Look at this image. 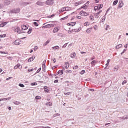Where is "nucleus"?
Listing matches in <instances>:
<instances>
[{
	"mask_svg": "<svg viewBox=\"0 0 128 128\" xmlns=\"http://www.w3.org/2000/svg\"><path fill=\"white\" fill-rule=\"evenodd\" d=\"M36 4H38V6H44V3L40 2H36Z\"/></svg>",
	"mask_w": 128,
	"mask_h": 128,
	"instance_id": "4c0bfd02",
	"label": "nucleus"
},
{
	"mask_svg": "<svg viewBox=\"0 0 128 128\" xmlns=\"http://www.w3.org/2000/svg\"><path fill=\"white\" fill-rule=\"evenodd\" d=\"M6 34H0V38H6Z\"/></svg>",
	"mask_w": 128,
	"mask_h": 128,
	"instance_id": "37998d69",
	"label": "nucleus"
},
{
	"mask_svg": "<svg viewBox=\"0 0 128 128\" xmlns=\"http://www.w3.org/2000/svg\"><path fill=\"white\" fill-rule=\"evenodd\" d=\"M13 104H14L18 105L20 104V102L18 101H14L13 102Z\"/></svg>",
	"mask_w": 128,
	"mask_h": 128,
	"instance_id": "7c9ffc66",
	"label": "nucleus"
},
{
	"mask_svg": "<svg viewBox=\"0 0 128 128\" xmlns=\"http://www.w3.org/2000/svg\"><path fill=\"white\" fill-rule=\"evenodd\" d=\"M56 74H48V76H56Z\"/></svg>",
	"mask_w": 128,
	"mask_h": 128,
	"instance_id": "13d9d810",
	"label": "nucleus"
},
{
	"mask_svg": "<svg viewBox=\"0 0 128 128\" xmlns=\"http://www.w3.org/2000/svg\"><path fill=\"white\" fill-rule=\"evenodd\" d=\"M44 92H47L48 94H49L50 92V90L46 89L45 90H44Z\"/></svg>",
	"mask_w": 128,
	"mask_h": 128,
	"instance_id": "69168bd1",
	"label": "nucleus"
},
{
	"mask_svg": "<svg viewBox=\"0 0 128 128\" xmlns=\"http://www.w3.org/2000/svg\"><path fill=\"white\" fill-rule=\"evenodd\" d=\"M126 82H128V80H124L122 83V86H124V84H126Z\"/></svg>",
	"mask_w": 128,
	"mask_h": 128,
	"instance_id": "5fc2aeb1",
	"label": "nucleus"
},
{
	"mask_svg": "<svg viewBox=\"0 0 128 128\" xmlns=\"http://www.w3.org/2000/svg\"><path fill=\"white\" fill-rule=\"evenodd\" d=\"M70 30L68 31V34H72V30H70V28H69Z\"/></svg>",
	"mask_w": 128,
	"mask_h": 128,
	"instance_id": "774afa93",
	"label": "nucleus"
},
{
	"mask_svg": "<svg viewBox=\"0 0 128 128\" xmlns=\"http://www.w3.org/2000/svg\"><path fill=\"white\" fill-rule=\"evenodd\" d=\"M88 92H96V90H94V88H88Z\"/></svg>",
	"mask_w": 128,
	"mask_h": 128,
	"instance_id": "8fccbe9b",
	"label": "nucleus"
},
{
	"mask_svg": "<svg viewBox=\"0 0 128 128\" xmlns=\"http://www.w3.org/2000/svg\"><path fill=\"white\" fill-rule=\"evenodd\" d=\"M88 4H90V2H87L84 4L83 6H82L80 9L82 10V8H84V10H86L88 6Z\"/></svg>",
	"mask_w": 128,
	"mask_h": 128,
	"instance_id": "0eeeda50",
	"label": "nucleus"
},
{
	"mask_svg": "<svg viewBox=\"0 0 128 128\" xmlns=\"http://www.w3.org/2000/svg\"><path fill=\"white\" fill-rule=\"evenodd\" d=\"M52 50H60V46H56L53 47H52Z\"/></svg>",
	"mask_w": 128,
	"mask_h": 128,
	"instance_id": "a878e982",
	"label": "nucleus"
},
{
	"mask_svg": "<svg viewBox=\"0 0 128 128\" xmlns=\"http://www.w3.org/2000/svg\"><path fill=\"white\" fill-rule=\"evenodd\" d=\"M46 66H42V70L46 72Z\"/></svg>",
	"mask_w": 128,
	"mask_h": 128,
	"instance_id": "2f4dec72",
	"label": "nucleus"
},
{
	"mask_svg": "<svg viewBox=\"0 0 128 128\" xmlns=\"http://www.w3.org/2000/svg\"><path fill=\"white\" fill-rule=\"evenodd\" d=\"M20 12V8H16L10 11V14H18Z\"/></svg>",
	"mask_w": 128,
	"mask_h": 128,
	"instance_id": "f03ea898",
	"label": "nucleus"
},
{
	"mask_svg": "<svg viewBox=\"0 0 128 128\" xmlns=\"http://www.w3.org/2000/svg\"><path fill=\"white\" fill-rule=\"evenodd\" d=\"M68 42L64 44L62 46V48H66V46H68Z\"/></svg>",
	"mask_w": 128,
	"mask_h": 128,
	"instance_id": "09e8293b",
	"label": "nucleus"
},
{
	"mask_svg": "<svg viewBox=\"0 0 128 128\" xmlns=\"http://www.w3.org/2000/svg\"><path fill=\"white\" fill-rule=\"evenodd\" d=\"M5 4H10V1L6 0Z\"/></svg>",
	"mask_w": 128,
	"mask_h": 128,
	"instance_id": "680f3d73",
	"label": "nucleus"
},
{
	"mask_svg": "<svg viewBox=\"0 0 128 128\" xmlns=\"http://www.w3.org/2000/svg\"><path fill=\"white\" fill-rule=\"evenodd\" d=\"M84 24V26H90V22H86Z\"/></svg>",
	"mask_w": 128,
	"mask_h": 128,
	"instance_id": "473e14b6",
	"label": "nucleus"
},
{
	"mask_svg": "<svg viewBox=\"0 0 128 128\" xmlns=\"http://www.w3.org/2000/svg\"><path fill=\"white\" fill-rule=\"evenodd\" d=\"M48 22H46V23L43 24V26H42V28H54V26L55 24H47Z\"/></svg>",
	"mask_w": 128,
	"mask_h": 128,
	"instance_id": "f257e3e1",
	"label": "nucleus"
},
{
	"mask_svg": "<svg viewBox=\"0 0 128 128\" xmlns=\"http://www.w3.org/2000/svg\"><path fill=\"white\" fill-rule=\"evenodd\" d=\"M98 28V25H95L94 26V30H97Z\"/></svg>",
	"mask_w": 128,
	"mask_h": 128,
	"instance_id": "49530a36",
	"label": "nucleus"
},
{
	"mask_svg": "<svg viewBox=\"0 0 128 128\" xmlns=\"http://www.w3.org/2000/svg\"><path fill=\"white\" fill-rule=\"evenodd\" d=\"M68 16H65L64 18H62L60 19V20H66V18H68Z\"/></svg>",
	"mask_w": 128,
	"mask_h": 128,
	"instance_id": "ea45409f",
	"label": "nucleus"
},
{
	"mask_svg": "<svg viewBox=\"0 0 128 128\" xmlns=\"http://www.w3.org/2000/svg\"><path fill=\"white\" fill-rule=\"evenodd\" d=\"M73 70H78V66L76 65L72 67Z\"/></svg>",
	"mask_w": 128,
	"mask_h": 128,
	"instance_id": "3c124183",
	"label": "nucleus"
},
{
	"mask_svg": "<svg viewBox=\"0 0 128 128\" xmlns=\"http://www.w3.org/2000/svg\"><path fill=\"white\" fill-rule=\"evenodd\" d=\"M66 10H72V8H70V7H66Z\"/></svg>",
	"mask_w": 128,
	"mask_h": 128,
	"instance_id": "864d4df0",
	"label": "nucleus"
},
{
	"mask_svg": "<svg viewBox=\"0 0 128 128\" xmlns=\"http://www.w3.org/2000/svg\"><path fill=\"white\" fill-rule=\"evenodd\" d=\"M58 74H60V76H62V74H64L63 71L62 70H59L56 73V76H58Z\"/></svg>",
	"mask_w": 128,
	"mask_h": 128,
	"instance_id": "a211bd4d",
	"label": "nucleus"
},
{
	"mask_svg": "<svg viewBox=\"0 0 128 128\" xmlns=\"http://www.w3.org/2000/svg\"><path fill=\"white\" fill-rule=\"evenodd\" d=\"M60 116V114L58 113H56L53 115V117L56 118V116Z\"/></svg>",
	"mask_w": 128,
	"mask_h": 128,
	"instance_id": "c9c22d12",
	"label": "nucleus"
},
{
	"mask_svg": "<svg viewBox=\"0 0 128 128\" xmlns=\"http://www.w3.org/2000/svg\"><path fill=\"white\" fill-rule=\"evenodd\" d=\"M122 48V44H119L116 46L115 48L116 50H118V48Z\"/></svg>",
	"mask_w": 128,
	"mask_h": 128,
	"instance_id": "412c9836",
	"label": "nucleus"
},
{
	"mask_svg": "<svg viewBox=\"0 0 128 128\" xmlns=\"http://www.w3.org/2000/svg\"><path fill=\"white\" fill-rule=\"evenodd\" d=\"M52 22V24H55L54 27L58 26V21H52V22Z\"/></svg>",
	"mask_w": 128,
	"mask_h": 128,
	"instance_id": "4468645a",
	"label": "nucleus"
},
{
	"mask_svg": "<svg viewBox=\"0 0 128 128\" xmlns=\"http://www.w3.org/2000/svg\"><path fill=\"white\" fill-rule=\"evenodd\" d=\"M11 98H12V97L0 98V102H2V100H10Z\"/></svg>",
	"mask_w": 128,
	"mask_h": 128,
	"instance_id": "2eb2a0df",
	"label": "nucleus"
},
{
	"mask_svg": "<svg viewBox=\"0 0 128 128\" xmlns=\"http://www.w3.org/2000/svg\"><path fill=\"white\" fill-rule=\"evenodd\" d=\"M0 54H8V52L0 51Z\"/></svg>",
	"mask_w": 128,
	"mask_h": 128,
	"instance_id": "603ef678",
	"label": "nucleus"
},
{
	"mask_svg": "<svg viewBox=\"0 0 128 128\" xmlns=\"http://www.w3.org/2000/svg\"><path fill=\"white\" fill-rule=\"evenodd\" d=\"M30 86H38V83L36 82H32L30 83Z\"/></svg>",
	"mask_w": 128,
	"mask_h": 128,
	"instance_id": "c756f323",
	"label": "nucleus"
},
{
	"mask_svg": "<svg viewBox=\"0 0 128 128\" xmlns=\"http://www.w3.org/2000/svg\"><path fill=\"white\" fill-rule=\"evenodd\" d=\"M33 24L34 26H38V24L36 22H34Z\"/></svg>",
	"mask_w": 128,
	"mask_h": 128,
	"instance_id": "a18cd8bd",
	"label": "nucleus"
},
{
	"mask_svg": "<svg viewBox=\"0 0 128 128\" xmlns=\"http://www.w3.org/2000/svg\"><path fill=\"white\" fill-rule=\"evenodd\" d=\"M42 100V96H35L34 100Z\"/></svg>",
	"mask_w": 128,
	"mask_h": 128,
	"instance_id": "bb28decb",
	"label": "nucleus"
},
{
	"mask_svg": "<svg viewBox=\"0 0 128 128\" xmlns=\"http://www.w3.org/2000/svg\"><path fill=\"white\" fill-rule=\"evenodd\" d=\"M46 4L48 6H50L52 4H54V0H47L46 1Z\"/></svg>",
	"mask_w": 128,
	"mask_h": 128,
	"instance_id": "9d476101",
	"label": "nucleus"
},
{
	"mask_svg": "<svg viewBox=\"0 0 128 128\" xmlns=\"http://www.w3.org/2000/svg\"><path fill=\"white\" fill-rule=\"evenodd\" d=\"M76 24V22H70L67 24V26H74Z\"/></svg>",
	"mask_w": 128,
	"mask_h": 128,
	"instance_id": "9b49d317",
	"label": "nucleus"
},
{
	"mask_svg": "<svg viewBox=\"0 0 128 128\" xmlns=\"http://www.w3.org/2000/svg\"><path fill=\"white\" fill-rule=\"evenodd\" d=\"M118 0H114L113 2V4L114 6H116V4H118Z\"/></svg>",
	"mask_w": 128,
	"mask_h": 128,
	"instance_id": "c03bdc74",
	"label": "nucleus"
},
{
	"mask_svg": "<svg viewBox=\"0 0 128 128\" xmlns=\"http://www.w3.org/2000/svg\"><path fill=\"white\" fill-rule=\"evenodd\" d=\"M80 16H88V14L86 13V12H84V11H80Z\"/></svg>",
	"mask_w": 128,
	"mask_h": 128,
	"instance_id": "1a4fd4ad",
	"label": "nucleus"
},
{
	"mask_svg": "<svg viewBox=\"0 0 128 128\" xmlns=\"http://www.w3.org/2000/svg\"><path fill=\"white\" fill-rule=\"evenodd\" d=\"M42 70V68H38V70H36V73L34 74V76L35 74H38L40 73V72Z\"/></svg>",
	"mask_w": 128,
	"mask_h": 128,
	"instance_id": "c85d7f7f",
	"label": "nucleus"
},
{
	"mask_svg": "<svg viewBox=\"0 0 128 128\" xmlns=\"http://www.w3.org/2000/svg\"><path fill=\"white\" fill-rule=\"evenodd\" d=\"M50 40H48L46 42H44L43 44V46H46L48 44H50Z\"/></svg>",
	"mask_w": 128,
	"mask_h": 128,
	"instance_id": "4be33fe9",
	"label": "nucleus"
},
{
	"mask_svg": "<svg viewBox=\"0 0 128 128\" xmlns=\"http://www.w3.org/2000/svg\"><path fill=\"white\" fill-rule=\"evenodd\" d=\"M46 100H48V102H50V96L47 95V96H46Z\"/></svg>",
	"mask_w": 128,
	"mask_h": 128,
	"instance_id": "e433bc0d",
	"label": "nucleus"
},
{
	"mask_svg": "<svg viewBox=\"0 0 128 128\" xmlns=\"http://www.w3.org/2000/svg\"><path fill=\"white\" fill-rule=\"evenodd\" d=\"M20 40H16L14 42H12V44L15 46H20Z\"/></svg>",
	"mask_w": 128,
	"mask_h": 128,
	"instance_id": "423d86ee",
	"label": "nucleus"
},
{
	"mask_svg": "<svg viewBox=\"0 0 128 128\" xmlns=\"http://www.w3.org/2000/svg\"><path fill=\"white\" fill-rule=\"evenodd\" d=\"M34 70V68H32L31 69H28L27 72H32Z\"/></svg>",
	"mask_w": 128,
	"mask_h": 128,
	"instance_id": "6e6d98bb",
	"label": "nucleus"
},
{
	"mask_svg": "<svg viewBox=\"0 0 128 128\" xmlns=\"http://www.w3.org/2000/svg\"><path fill=\"white\" fill-rule=\"evenodd\" d=\"M79 74H86V70H82L79 72Z\"/></svg>",
	"mask_w": 128,
	"mask_h": 128,
	"instance_id": "72a5a7b5",
	"label": "nucleus"
},
{
	"mask_svg": "<svg viewBox=\"0 0 128 128\" xmlns=\"http://www.w3.org/2000/svg\"><path fill=\"white\" fill-rule=\"evenodd\" d=\"M20 64H18L14 66V70H17V68H20Z\"/></svg>",
	"mask_w": 128,
	"mask_h": 128,
	"instance_id": "b1692460",
	"label": "nucleus"
},
{
	"mask_svg": "<svg viewBox=\"0 0 128 128\" xmlns=\"http://www.w3.org/2000/svg\"><path fill=\"white\" fill-rule=\"evenodd\" d=\"M104 20H106V16H103L101 20H100V22H104Z\"/></svg>",
	"mask_w": 128,
	"mask_h": 128,
	"instance_id": "a19ab883",
	"label": "nucleus"
},
{
	"mask_svg": "<svg viewBox=\"0 0 128 128\" xmlns=\"http://www.w3.org/2000/svg\"><path fill=\"white\" fill-rule=\"evenodd\" d=\"M66 72H68L69 74H72V70H66Z\"/></svg>",
	"mask_w": 128,
	"mask_h": 128,
	"instance_id": "052dcab7",
	"label": "nucleus"
},
{
	"mask_svg": "<svg viewBox=\"0 0 128 128\" xmlns=\"http://www.w3.org/2000/svg\"><path fill=\"white\" fill-rule=\"evenodd\" d=\"M76 98H77L78 100H82V97L80 96V95L77 96Z\"/></svg>",
	"mask_w": 128,
	"mask_h": 128,
	"instance_id": "4d7b16f0",
	"label": "nucleus"
},
{
	"mask_svg": "<svg viewBox=\"0 0 128 128\" xmlns=\"http://www.w3.org/2000/svg\"><path fill=\"white\" fill-rule=\"evenodd\" d=\"M13 30L15 32H17L18 34H22V30H20V28L18 26L15 27Z\"/></svg>",
	"mask_w": 128,
	"mask_h": 128,
	"instance_id": "20e7f679",
	"label": "nucleus"
},
{
	"mask_svg": "<svg viewBox=\"0 0 128 128\" xmlns=\"http://www.w3.org/2000/svg\"><path fill=\"white\" fill-rule=\"evenodd\" d=\"M118 66H116L114 67V68H113V72H118Z\"/></svg>",
	"mask_w": 128,
	"mask_h": 128,
	"instance_id": "aec40b11",
	"label": "nucleus"
},
{
	"mask_svg": "<svg viewBox=\"0 0 128 128\" xmlns=\"http://www.w3.org/2000/svg\"><path fill=\"white\" fill-rule=\"evenodd\" d=\"M86 32H88V33H90V30L88 28L86 30Z\"/></svg>",
	"mask_w": 128,
	"mask_h": 128,
	"instance_id": "338daca9",
	"label": "nucleus"
},
{
	"mask_svg": "<svg viewBox=\"0 0 128 128\" xmlns=\"http://www.w3.org/2000/svg\"><path fill=\"white\" fill-rule=\"evenodd\" d=\"M109 28H110V25L106 24V28H105V30H108Z\"/></svg>",
	"mask_w": 128,
	"mask_h": 128,
	"instance_id": "e2e57ef3",
	"label": "nucleus"
},
{
	"mask_svg": "<svg viewBox=\"0 0 128 128\" xmlns=\"http://www.w3.org/2000/svg\"><path fill=\"white\" fill-rule=\"evenodd\" d=\"M76 52H74L73 53L70 54V58H76Z\"/></svg>",
	"mask_w": 128,
	"mask_h": 128,
	"instance_id": "5701e85b",
	"label": "nucleus"
},
{
	"mask_svg": "<svg viewBox=\"0 0 128 128\" xmlns=\"http://www.w3.org/2000/svg\"><path fill=\"white\" fill-rule=\"evenodd\" d=\"M32 28H29L27 32V34H32Z\"/></svg>",
	"mask_w": 128,
	"mask_h": 128,
	"instance_id": "cd10ccee",
	"label": "nucleus"
},
{
	"mask_svg": "<svg viewBox=\"0 0 128 128\" xmlns=\"http://www.w3.org/2000/svg\"><path fill=\"white\" fill-rule=\"evenodd\" d=\"M126 50H128L126 48H124L122 52L120 53L121 56H122V54H124V52H126Z\"/></svg>",
	"mask_w": 128,
	"mask_h": 128,
	"instance_id": "58836bf2",
	"label": "nucleus"
},
{
	"mask_svg": "<svg viewBox=\"0 0 128 128\" xmlns=\"http://www.w3.org/2000/svg\"><path fill=\"white\" fill-rule=\"evenodd\" d=\"M64 66H65V68L66 70H68V68H70V64H69L68 62H66L64 63Z\"/></svg>",
	"mask_w": 128,
	"mask_h": 128,
	"instance_id": "dca6fc26",
	"label": "nucleus"
},
{
	"mask_svg": "<svg viewBox=\"0 0 128 128\" xmlns=\"http://www.w3.org/2000/svg\"><path fill=\"white\" fill-rule=\"evenodd\" d=\"M82 30V28L80 27L78 28H76V29H72V30L74 32H80V30Z\"/></svg>",
	"mask_w": 128,
	"mask_h": 128,
	"instance_id": "ddd939ff",
	"label": "nucleus"
},
{
	"mask_svg": "<svg viewBox=\"0 0 128 128\" xmlns=\"http://www.w3.org/2000/svg\"><path fill=\"white\" fill-rule=\"evenodd\" d=\"M82 2H77L75 4V6H78V4H82Z\"/></svg>",
	"mask_w": 128,
	"mask_h": 128,
	"instance_id": "bf43d9fd",
	"label": "nucleus"
},
{
	"mask_svg": "<svg viewBox=\"0 0 128 128\" xmlns=\"http://www.w3.org/2000/svg\"><path fill=\"white\" fill-rule=\"evenodd\" d=\"M60 25L54 26V28L53 30V34H56V32H60Z\"/></svg>",
	"mask_w": 128,
	"mask_h": 128,
	"instance_id": "7ed1b4c3",
	"label": "nucleus"
},
{
	"mask_svg": "<svg viewBox=\"0 0 128 128\" xmlns=\"http://www.w3.org/2000/svg\"><path fill=\"white\" fill-rule=\"evenodd\" d=\"M16 20H18V18L12 19V20H11V22H16Z\"/></svg>",
	"mask_w": 128,
	"mask_h": 128,
	"instance_id": "0e129e2a",
	"label": "nucleus"
},
{
	"mask_svg": "<svg viewBox=\"0 0 128 128\" xmlns=\"http://www.w3.org/2000/svg\"><path fill=\"white\" fill-rule=\"evenodd\" d=\"M66 7H64L62 8L60 10V12H66Z\"/></svg>",
	"mask_w": 128,
	"mask_h": 128,
	"instance_id": "f704fd0d",
	"label": "nucleus"
},
{
	"mask_svg": "<svg viewBox=\"0 0 128 128\" xmlns=\"http://www.w3.org/2000/svg\"><path fill=\"white\" fill-rule=\"evenodd\" d=\"M118 4H119V5H118V8H122L124 6V2H122V0L119 1Z\"/></svg>",
	"mask_w": 128,
	"mask_h": 128,
	"instance_id": "f8f14e48",
	"label": "nucleus"
},
{
	"mask_svg": "<svg viewBox=\"0 0 128 128\" xmlns=\"http://www.w3.org/2000/svg\"><path fill=\"white\" fill-rule=\"evenodd\" d=\"M96 60H92L90 62V64L92 66H96Z\"/></svg>",
	"mask_w": 128,
	"mask_h": 128,
	"instance_id": "393cba45",
	"label": "nucleus"
},
{
	"mask_svg": "<svg viewBox=\"0 0 128 128\" xmlns=\"http://www.w3.org/2000/svg\"><path fill=\"white\" fill-rule=\"evenodd\" d=\"M45 104L46 106H52V103L50 102H46Z\"/></svg>",
	"mask_w": 128,
	"mask_h": 128,
	"instance_id": "f3484780",
	"label": "nucleus"
},
{
	"mask_svg": "<svg viewBox=\"0 0 128 128\" xmlns=\"http://www.w3.org/2000/svg\"><path fill=\"white\" fill-rule=\"evenodd\" d=\"M28 26L24 24L21 26L22 30H28Z\"/></svg>",
	"mask_w": 128,
	"mask_h": 128,
	"instance_id": "6e6552de",
	"label": "nucleus"
},
{
	"mask_svg": "<svg viewBox=\"0 0 128 128\" xmlns=\"http://www.w3.org/2000/svg\"><path fill=\"white\" fill-rule=\"evenodd\" d=\"M102 6H104V5H102V4H100V5H98V6H95L94 8V10H100V8H102Z\"/></svg>",
	"mask_w": 128,
	"mask_h": 128,
	"instance_id": "39448f33",
	"label": "nucleus"
},
{
	"mask_svg": "<svg viewBox=\"0 0 128 128\" xmlns=\"http://www.w3.org/2000/svg\"><path fill=\"white\" fill-rule=\"evenodd\" d=\"M34 58H36V57L32 56L29 58L28 60V62H32L34 60Z\"/></svg>",
	"mask_w": 128,
	"mask_h": 128,
	"instance_id": "6ab92c4d",
	"label": "nucleus"
},
{
	"mask_svg": "<svg viewBox=\"0 0 128 128\" xmlns=\"http://www.w3.org/2000/svg\"><path fill=\"white\" fill-rule=\"evenodd\" d=\"M18 86H20V88H24V85L23 84L20 83L18 84Z\"/></svg>",
	"mask_w": 128,
	"mask_h": 128,
	"instance_id": "79ce46f5",
	"label": "nucleus"
},
{
	"mask_svg": "<svg viewBox=\"0 0 128 128\" xmlns=\"http://www.w3.org/2000/svg\"><path fill=\"white\" fill-rule=\"evenodd\" d=\"M46 60H44V62H42V66H46Z\"/></svg>",
	"mask_w": 128,
	"mask_h": 128,
	"instance_id": "de8ad7c7",
	"label": "nucleus"
}]
</instances>
